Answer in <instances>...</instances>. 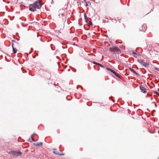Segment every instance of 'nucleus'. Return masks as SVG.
Listing matches in <instances>:
<instances>
[{"mask_svg":"<svg viewBox=\"0 0 159 159\" xmlns=\"http://www.w3.org/2000/svg\"><path fill=\"white\" fill-rule=\"evenodd\" d=\"M155 93L157 94V95H158L159 97V93H158L157 92V91H155Z\"/></svg>","mask_w":159,"mask_h":159,"instance_id":"obj_15","label":"nucleus"},{"mask_svg":"<svg viewBox=\"0 0 159 159\" xmlns=\"http://www.w3.org/2000/svg\"><path fill=\"white\" fill-rule=\"evenodd\" d=\"M152 103L153 104H154L155 105H156V104H155V102H152Z\"/></svg>","mask_w":159,"mask_h":159,"instance_id":"obj_16","label":"nucleus"},{"mask_svg":"<svg viewBox=\"0 0 159 159\" xmlns=\"http://www.w3.org/2000/svg\"><path fill=\"white\" fill-rule=\"evenodd\" d=\"M66 11L64 9H60L59 11V17L58 20L61 22L65 21L66 20Z\"/></svg>","mask_w":159,"mask_h":159,"instance_id":"obj_2","label":"nucleus"},{"mask_svg":"<svg viewBox=\"0 0 159 159\" xmlns=\"http://www.w3.org/2000/svg\"><path fill=\"white\" fill-rule=\"evenodd\" d=\"M42 5V3L41 0H39V2L38 1H35L33 4L30 5L29 10L31 11H36V9H40Z\"/></svg>","mask_w":159,"mask_h":159,"instance_id":"obj_1","label":"nucleus"},{"mask_svg":"<svg viewBox=\"0 0 159 159\" xmlns=\"http://www.w3.org/2000/svg\"><path fill=\"white\" fill-rule=\"evenodd\" d=\"M138 61L142 65L145 66V67H147L149 65V64L147 63H146L145 62H144L143 61H142L138 59Z\"/></svg>","mask_w":159,"mask_h":159,"instance_id":"obj_6","label":"nucleus"},{"mask_svg":"<svg viewBox=\"0 0 159 159\" xmlns=\"http://www.w3.org/2000/svg\"><path fill=\"white\" fill-rule=\"evenodd\" d=\"M129 69L133 73L135 74L136 75H138L137 73L135 72V71L134 69L131 68H129Z\"/></svg>","mask_w":159,"mask_h":159,"instance_id":"obj_12","label":"nucleus"},{"mask_svg":"<svg viewBox=\"0 0 159 159\" xmlns=\"http://www.w3.org/2000/svg\"><path fill=\"white\" fill-rule=\"evenodd\" d=\"M11 43L12 51L13 53H16L17 51V48H18L19 46V43L18 42L13 40H12Z\"/></svg>","mask_w":159,"mask_h":159,"instance_id":"obj_3","label":"nucleus"},{"mask_svg":"<svg viewBox=\"0 0 159 159\" xmlns=\"http://www.w3.org/2000/svg\"><path fill=\"white\" fill-rule=\"evenodd\" d=\"M110 51L113 54H120L121 53V50L118 47H113L111 48Z\"/></svg>","mask_w":159,"mask_h":159,"instance_id":"obj_4","label":"nucleus"},{"mask_svg":"<svg viewBox=\"0 0 159 159\" xmlns=\"http://www.w3.org/2000/svg\"><path fill=\"white\" fill-rule=\"evenodd\" d=\"M93 63L94 64H96L98 65L99 66H101V67H102V68H104V66H103V65H102V64L99 63H97V62H94V61H93Z\"/></svg>","mask_w":159,"mask_h":159,"instance_id":"obj_11","label":"nucleus"},{"mask_svg":"<svg viewBox=\"0 0 159 159\" xmlns=\"http://www.w3.org/2000/svg\"><path fill=\"white\" fill-rule=\"evenodd\" d=\"M106 69L108 70H109L113 74H114L116 76L118 77H119L118 74H117L115 71L114 70L111 69L109 68L106 67Z\"/></svg>","mask_w":159,"mask_h":159,"instance_id":"obj_8","label":"nucleus"},{"mask_svg":"<svg viewBox=\"0 0 159 159\" xmlns=\"http://www.w3.org/2000/svg\"><path fill=\"white\" fill-rule=\"evenodd\" d=\"M103 56H102V60L103 59Z\"/></svg>","mask_w":159,"mask_h":159,"instance_id":"obj_17","label":"nucleus"},{"mask_svg":"<svg viewBox=\"0 0 159 159\" xmlns=\"http://www.w3.org/2000/svg\"><path fill=\"white\" fill-rule=\"evenodd\" d=\"M84 17L86 20V21L87 22L88 21V20L87 19V16H86V15L85 14H84Z\"/></svg>","mask_w":159,"mask_h":159,"instance_id":"obj_14","label":"nucleus"},{"mask_svg":"<svg viewBox=\"0 0 159 159\" xmlns=\"http://www.w3.org/2000/svg\"><path fill=\"white\" fill-rule=\"evenodd\" d=\"M10 153H11L13 155L15 156H17L19 155H20L21 154V152L20 151H11Z\"/></svg>","mask_w":159,"mask_h":159,"instance_id":"obj_7","label":"nucleus"},{"mask_svg":"<svg viewBox=\"0 0 159 159\" xmlns=\"http://www.w3.org/2000/svg\"><path fill=\"white\" fill-rule=\"evenodd\" d=\"M53 153L56 155H63L64 154L62 153L61 151L59 152L57 150V149H53Z\"/></svg>","mask_w":159,"mask_h":159,"instance_id":"obj_5","label":"nucleus"},{"mask_svg":"<svg viewBox=\"0 0 159 159\" xmlns=\"http://www.w3.org/2000/svg\"><path fill=\"white\" fill-rule=\"evenodd\" d=\"M132 55L134 57L136 58L139 55L140 53L139 52H138L137 53L136 52H134L132 53Z\"/></svg>","mask_w":159,"mask_h":159,"instance_id":"obj_10","label":"nucleus"},{"mask_svg":"<svg viewBox=\"0 0 159 159\" xmlns=\"http://www.w3.org/2000/svg\"><path fill=\"white\" fill-rule=\"evenodd\" d=\"M42 143H43L42 142H40V143H37L36 145L37 146H40V145L42 146Z\"/></svg>","mask_w":159,"mask_h":159,"instance_id":"obj_13","label":"nucleus"},{"mask_svg":"<svg viewBox=\"0 0 159 159\" xmlns=\"http://www.w3.org/2000/svg\"><path fill=\"white\" fill-rule=\"evenodd\" d=\"M140 88L143 93H145L147 92V89L142 85H140Z\"/></svg>","mask_w":159,"mask_h":159,"instance_id":"obj_9","label":"nucleus"}]
</instances>
